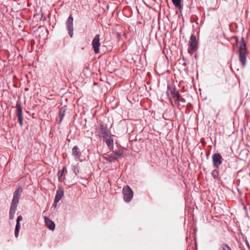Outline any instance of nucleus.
<instances>
[{
  "label": "nucleus",
  "mask_w": 250,
  "mask_h": 250,
  "mask_svg": "<svg viewBox=\"0 0 250 250\" xmlns=\"http://www.w3.org/2000/svg\"><path fill=\"white\" fill-rule=\"evenodd\" d=\"M100 129L101 130L102 137L104 138L108 147L110 149H112L113 147V136L110 134V132L103 125L100 126Z\"/></svg>",
  "instance_id": "1"
},
{
  "label": "nucleus",
  "mask_w": 250,
  "mask_h": 250,
  "mask_svg": "<svg viewBox=\"0 0 250 250\" xmlns=\"http://www.w3.org/2000/svg\"><path fill=\"white\" fill-rule=\"evenodd\" d=\"M122 154V152L121 151H117L115 153H113L114 157L113 158H109L108 161L110 162L113 161L115 159H117L119 158H121Z\"/></svg>",
  "instance_id": "12"
},
{
  "label": "nucleus",
  "mask_w": 250,
  "mask_h": 250,
  "mask_svg": "<svg viewBox=\"0 0 250 250\" xmlns=\"http://www.w3.org/2000/svg\"><path fill=\"white\" fill-rule=\"evenodd\" d=\"M73 18L71 15H70L67 19L66 21V27L67 30L68 31V34L71 37H73Z\"/></svg>",
  "instance_id": "5"
},
{
  "label": "nucleus",
  "mask_w": 250,
  "mask_h": 250,
  "mask_svg": "<svg viewBox=\"0 0 250 250\" xmlns=\"http://www.w3.org/2000/svg\"><path fill=\"white\" fill-rule=\"evenodd\" d=\"M239 60L241 62L242 65L244 67L246 65V44L244 42V39L242 38L239 46Z\"/></svg>",
  "instance_id": "2"
},
{
  "label": "nucleus",
  "mask_w": 250,
  "mask_h": 250,
  "mask_svg": "<svg viewBox=\"0 0 250 250\" xmlns=\"http://www.w3.org/2000/svg\"><path fill=\"white\" fill-rule=\"evenodd\" d=\"M123 193L124 201L126 202H130L133 197V193L129 187L128 186L124 187L123 189Z\"/></svg>",
  "instance_id": "3"
},
{
  "label": "nucleus",
  "mask_w": 250,
  "mask_h": 250,
  "mask_svg": "<svg viewBox=\"0 0 250 250\" xmlns=\"http://www.w3.org/2000/svg\"><path fill=\"white\" fill-rule=\"evenodd\" d=\"M22 193V189L21 188H18L14 193L13 198L11 203V205L17 206L19 199Z\"/></svg>",
  "instance_id": "6"
},
{
  "label": "nucleus",
  "mask_w": 250,
  "mask_h": 250,
  "mask_svg": "<svg viewBox=\"0 0 250 250\" xmlns=\"http://www.w3.org/2000/svg\"><path fill=\"white\" fill-rule=\"evenodd\" d=\"M171 93L172 94L173 97L175 98L176 100L179 99L180 95L179 92L176 90L175 88H171Z\"/></svg>",
  "instance_id": "14"
},
{
  "label": "nucleus",
  "mask_w": 250,
  "mask_h": 250,
  "mask_svg": "<svg viewBox=\"0 0 250 250\" xmlns=\"http://www.w3.org/2000/svg\"><path fill=\"white\" fill-rule=\"evenodd\" d=\"M195 40H196L195 37L193 35L191 36L190 43L191 47L192 48V49H194V48L196 46Z\"/></svg>",
  "instance_id": "13"
},
{
  "label": "nucleus",
  "mask_w": 250,
  "mask_h": 250,
  "mask_svg": "<svg viewBox=\"0 0 250 250\" xmlns=\"http://www.w3.org/2000/svg\"><path fill=\"white\" fill-rule=\"evenodd\" d=\"M18 119L20 122V124L21 126L22 125V118L21 114H19V116H18Z\"/></svg>",
  "instance_id": "18"
},
{
  "label": "nucleus",
  "mask_w": 250,
  "mask_h": 250,
  "mask_svg": "<svg viewBox=\"0 0 250 250\" xmlns=\"http://www.w3.org/2000/svg\"><path fill=\"white\" fill-rule=\"evenodd\" d=\"M64 170H65V168H63V169H62V172L61 173L60 175V176H59V180L60 179L61 177L62 176V173H63V172L64 171Z\"/></svg>",
  "instance_id": "23"
},
{
  "label": "nucleus",
  "mask_w": 250,
  "mask_h": 250,
  "mask_svg": "<svg viewBox=\"0 0 250 250\" xmlns=\"http://www.w3.org/2000/svg\"><path fill=\"white\" fill-rule=\"evenodd\" d=\"M79 148L77 146H75L72 149V154L76 158H79L81 156V153L78 151Z\"/></svg>",
  "instance_id": "11"
},
{
  "label": "nucleus",
  "mask_w": 250,
  "mask_h": 250,
  "mask_svg": "<svg viewBox=\"0 0 250 250\" xmlns=\"http://www.w3.org/2000/svg\"><path fill=\"white\" fill-rule=\"evenodd\" d=\"M114 157L113 155V153L110 155H107L106 157V159L108 161L109 158H113Z\"/></svg>",
  "instance_id": "22"
},
{
  "label": "nucleus",
  "mask_w": 250,
  "mask_h": 250,
  "mask_svg": "<svg viewBox=\"0 0 250 250\" xmlns=\"http://www.w3.org/2000/svg\"><path fill=\"white\" fill-rule=\"evenodd\" d=\"M20 227H21V226H20V222H17V224L16 226L15 230V235L16 238H17L19 236V233Z\"/></svg>",
  "instance_id": "15"
},
{
  "label": "nucleus",
  "mask_w": 250,
  "mask_h": 250,
  "mask_svg": "<svg viewBox=\"0 0 250 250\" xmlns=\"http://www.w3.org/2000/svg\"><path fill=\"white\" fill-rule=\"evenodd\" d=\"M172 1L175 6H176L178 8L181 7V3L182 1V0H172Z\"/></svg>",
  "instance_id": "16"
},
{
  "label": "nucleus",
  "mask_w": 250,
  "mask_h": 250,
  "mask_svg": "<svg viewBox=\"0 0 250 250\" xmlns=\"http://www.w3.org/2000/svg\"><path fill=\"white\" fill-rule=\"evenodd\" d=\"M222 250H231L230 248L226 245H223L222 246Z\"/></svg>",
  "instance_id": "20"
},
{
  "label": "nucleus",
  "mask_w": 250,
  "mask_h": 250,
  "mask_svg": "<svg viewBox=\"0 0 250 250\" xmlns=\"http://www.w3.org/2000/svg\"><path fill=\"white\" fill-rule=\"evenodd\" d=\"M44 221L48 229H49L51 230H53L55 229V223L52 220L49 219L47 217H44Z\"/></svg>",
  "instance_id": "8"
},
{
  "label": "nucleus",
  "mask_w": 250,
  "mask_h": 250,
  "mask_svg": "<svg viewBox=\"0 0 250 250\" xmlns=\"http://www.w3.org/2000/svg\"><path fill=\"white\" fill-rule=\"evenodd\" d=\"M63 193L64 192L63 188H60L57 191V193L55 198V200H56V202H59V201L63 197Z\"/></svg>",
  "instance_id": "9"
},
{
  "label": "nucleus",
  "mask_w": 250,
  "mask_h": 250,
  "mask_svg": "<svg viewBox=\"0 0 250 250\" xmlns=\"http://www.w3.org/2000/svg\"><path fill=\"white\" fill-rule=\"evenodd\" d=\"M92 46L94 49V51L96 54L99 52L100 51V35H97L93 39L92 42Z\"/></svg>",
  "instance_id": "4"
},
{
  "label": "nucleus",
  "mask_w": 250,
  "mask_h": 250,
  "mask_svg": "<svg viewBox=\"0 0 250 250\" xmlns=\"http://www.w3.org/2000/svg\"><path fill=\"white\" fill-rule=\"evenodd\" d=\"M64 112H65V110L63 108H62L60 109V112H59V115H60V123H61L62 122V118H63V116H64Z\"/></svg>",
  "instance_id": "17"
},
{
  "label": "nucleus",
  "mask_w": 250,
  "mask_h": 250,
  "mask_svg": "<svg viewBox=\"0 0 250 250\" xmlns=\"http://www.w3.org/2000/svg\"><path fill=\"white\" fill-rule=\"evenodd\" d=\"M17 206H15L14 205H11L10 211H9V218L11 220H12L14 218V214L15 213L16 210L17 209Z\"/></svg>",
  "instance_id": "10"
},
{
  "label": "nucleus",
  "mask_w": 250,
  "mask_h": 250,
  "mask_svg": "<svg viewBox=\"0 0 250 250\" xmlns=\"http://www.w3.org/2000/svg\"><path fill=\"white\" fill-rule=\"evenodd\" d=\"M237 42H238V39H236V43Z\"/></svg>",
  "instance_id": "25"
},
{
  "label": "nucleus",
  "mask_w": 250,
  "mask_h": 250,
  "mask_svg": "<svg viewBox=\"0 0 250 250\" xmlns=\"http://www.w3.org/2000/svg\"><path fill=\"white\" fill-rule=\"evenodd\" d=\"M22 220V217L21 215H20L18 216V217L17 219V222H20V221Z\"/></svg>",
  "instance_id": "21"
},
{
  "label": "nucleus",
  "mask_w": 250,
  "mask_h": 250,
  "mask_svg": "<svg viewBox=\"0 0 250 250\" xmlns=\"http://www.w3.org/2000/svg\"><path fill=\"white\" fill-rule=\"evenodd\" d=\"M19 114H22V111L21 106H18L17 105V115L19 116Z\"/></svg>",
  "instance_id": "19"
},
{
  "label": "nucleus",
  "mask_w": 250,
  "mask_h": 250,
  "mask_svg": "<svg viewBox=\"0 0 250 250\" xmlns=\"http://www.w3.org/2000/svg\"><path fill=\"white\" fill-rule=\"evenodd\" d=\"M212 161L214 167H218L222 162V158L218 153H215L212 156Z\"/></svg>",
  "instance_id": "7"
},
{
  "label": "nucleus",
  "mask_w": 250,
  "mask_h": 250,
  "mask_svg": "<svg viewBox=\"0 0 250 250\" xmlns=\"http://www.w3.org/2000/svg\"><path fill=\"white\" fill-rule=\"evenodd\" d=\"M58 202H56V200H54V206L56 208L57 206V204Z\"/></svg>",
  "instance_id": "24"
}]
</instances>
